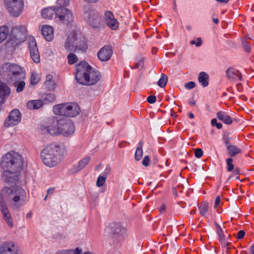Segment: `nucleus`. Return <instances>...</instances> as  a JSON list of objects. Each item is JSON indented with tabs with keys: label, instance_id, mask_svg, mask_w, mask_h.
Returning <instances> with one entry per match:
<instances>
[{
	"label": "nucleus",
	"instance_id": "obj_1",
	"mask_svg": "<svg viewBox=\"0 0 254 254\" xmlns=\"http://www.w3.org/2000/svg\"><path fill=\"white\" fill-rule=\"evenodd\" d=\"M26 192L21 187H4L1 190L0 195V210L4 220L10 227L13 226V221L4 199L9 202L13 210L19 211L21 207L26 204Z\"/></svg>",
	"mask_w": 254,
	"mask_h": 254
},
{
	"label": "nucleus",
	"instance_id": "obj_2",
	"mask_svg": "<svg viewBox=\"0 0 254 254\" xmlns=\"http://www.w3.org/2000/svg\"><path fill=\"white\" fill-rule=\"evenodd\" d=\"M26 192L21 187H4L1 190L0 195V210L4 220L10 227L13 226V221L4 199L9 202L13 210L19 211L21 207L26 204Z\"/></svg>",
	"mask_w": 254,
	"mask_h": 254
},
{
	"label": "nucleus",
	"instance_id": "obj_3",
	"mask_svg": "<svg viewBox=\"0 0 254 254\" xmlns=\"http://www.w3.org/2000/svg\"><path fill=\"white\" fill-rule=\"evenodd\" d=\"M24 160L18 153L9 151L4 155L0 162L3 170L2 180L7 183L16 184L19 180V173L22 170Z\"/></svg>",
	"mask_w": 254,
	"mask_h": 254
},
{
	"label": "nucleus",
	"instance_id": "obj_4",
	"mask_svg": "<svg viewBox=\"0 0 254 254\" xmlns=\"http://www.w3.org/2000/svg\"><path fill=\"white\" fill-rule=\"evenodd\" d=\"M0 74L8 83L16 87L17 92L24 89L26 72L22 66L16 64L4 63L0 68Z\"/></svg>",
	"mask_w": 254,
	"mask_h": 254
},
{
	"label": "nucleus",
	"instance_id": "obj_5",
	"mask_svg": "<svg viewBox=\"0 0 254 254\" xmlns=\"http://www.w3.org/2000/svg\"><path fill=\"white\" fill-rule=\"evenodd\" d=\"M101 77L100 72L83 61L76 65L75 79L79 84L90 86L97 83Z\"/></svg>",
	"mask_w": 254,
	"mask_h": 254
},
{
	"label": "nucleus",
	"instance_id": "obj_6",
	"mask_svg": "<svg viewBox=\"0 0 254 254\" xmlns=\"http://www.w3.org/2000/svg\"><path fill=\"white\" fill-rule=\"evenodd\" d=\"M65 152L66 149L64 145L50 144L42 150L41 157L45 165L52 167L63 159Z\"/></svg>",
	"mask_w": 254,
	"mask_h": 254
},
{
	"label": "nucleus",
	"instance_id": "obj_7",
	"mask_svg": "<svg viewBox=\"0 0 254 254\" xmlns=\"http://www.w3.org/2000/svg\"><path fill=\"white\" fill-rule=\"evenodd\" d=\"M47 132L51 135L59 133L65 136H68L75 131L73 123L69 119L54 120L50 125L46 127Z\"/></svg>",
	"mask_w": 254,
	"mask_h": 254
},
{
	"label": "nucleus",
	"instance_id": "obj_8",
	"mask_svg": "<svg viewBox=\"0 0 254 254\" xmlns=\"http://www.w3.org/2000/svg\"><path fill=\"white\" fill-rule=\"evenodd\" d=\"M82 16L84 19L93 28H99L104 25V21L100 13L89 4L84 6Z\"/></svg>",
	"mask_w": 254,
	"mask_h": 254
},
{
	"label": "nucleus",
	"instance_id": "obj_9",
	"mask_svg": "<svg viewBox=\"0 0 254 254\" xmlns=\"http://www.w3.org/2000/svg\"><path fill=\"white\" fill-rule=\"evenodd\" d=\"M79 107L75 103H65L55 105L53 112L56 115L74 117L79 113Z\"/></svg>",
	"mask_w": 254,
	"mask_h": 254
},
{
	"label": "nucleus",
	"instance_id": "obj_10",
	"mask_svg": "<svg viewBox=\"0 0 254 254\" xmlns=\"http://www.w3.org/2000/svg\"><path fill=\"white\" fill-rule=\"evenodd\" d=\"M26 32V29L23 26L13 27L10 34V40L7 42V45H12L13 42L16 45L24 41L27 36Z\"/></svg>",
	"mask_w": 254,
	"mask_h": 254
},
{
	"label": "nucleus",
	"instance_id": "obj_11",
	"mask_svg": "<svg viewBox=\"0 0 254 254\" xmlns=\"http://www.w3.org/2000/svg\"><path fill=\"white\" fill-rule=\"evenodd\" d=\"M5 7L9 13L13 17H18L22 12L24 7L23 0H3Z\"/></svg>",
	"mask_w": 254,
	"mask_h": 254
},
{
	"label": "nucleus",
	"instance_id": "obj_12",
	"mask_svg": "<svg viewBox=\"0 0 254 254\" xmlns=\"http://www.w3.org/2000/svg\"><path fill=\"white\" fill-rule=\"evenodd\" d=\"M55 20L57 22L60 21L67 25L69 24L73 21V13L65 7H57Z\"/></svg>",
	"mask_w": 254,
	"mask_h": 254
},
{
	"label": "nucleus",
	"instance_id": "obj_13",
	"mask_svg": "<svg viewBox=\"0 0 254 254\" xmlns=\"http://www.w3.org/2000/svg\"><path fill=\"white\" fill-rule=\"evenodd\" d=\"M22 115L18 109H14L9 113L8 116L5 119L4 126L6 127L18 125L21 120Z\"/></svg>",
	"mask_w": 254,
	"mask_h": 254
},
{
	"label": "nucleus",
	"instance_id": "obj_14",
	"mask_svg": "<svg viewBox=\"0 0 254 254\" xmlns=\"http://www.w3.org/2000/svg\"><path fill=\"white\" fill-rule=\"evenodd\" d=\"M31 58L35 63L40 62V56L36 41L33 36H29L27 39Z\"/></svg>",
	"mask_w": 254,
	"mask_h": 254
},
{
	"label": "nucleus",
	"instance_id": "obj_15",
	"mask_svg": "<svg viewBox=\"0 0 254 254\" xmlns=\"http://www.w3.org/2000/svg\"><path fill=\"white\" fill-rule=\"evenodd\" d=\"M113 55L111 46L109 45L103 46L97 53V57L101 62L108 61Z\"/></svg>",
	"mask_w": 254,
	"mask_h": 254
},
{
	"label": "nucleus",
	"instance_id": "obj_16",
	"mask_svg": "<svg viewBox=\"0 0 254 254\" xmlns=\"http://www.w3.org/2000/svg\"><path fill=\"white\" fill-rule=\"evenodd\" d=\"M103 20L104 23L112 30H116L119 26L118 20L114 17L113 13L110 11H106Z\"/></svg>",
	"mask_w": 254,
	"mask_h": 254
},
{
	"label": "nucleus",
	"instance_id": "obj_17",
	"mask_svg": "<svg viewBox=\"0 0 254 254\" xmlns=\"http://www.w3.org/2000/svg\"><path fill=\"white\" fill-rule=\"evenodd\" d=\"M0 254H19L13 242L3 243L0 247Z\"/></svg>",
	"mask_w": 254,
	"mask_h": 254
},
{
	"label": "nucleus",
	"instance_id": "obj_18",
	"mask_svg": "<svg viewBox=\"0 0 254 254\" xmlns=\"http://www.w3.org/2000/svg\"><path fill=\"white\" fill-rule=\"evenodd\" d=\"M106 230L113 235L118 237L123 235L126 232V228L122 226L119 223H112L109 226L106 228Z\"/></svg>",
	"mask_w": 254,
	"mask_h": 254
},
{
	"label": "nucleus",
	"instance_id": "obj_19",
	"mask_svg": "<svg viewBox=\"0 0 254 254\" xmlns=\"http://www.w3.org/2000/svg\"><path fill=\"white\" fill-rule=\"evenodd\" d=\"M41 32L48 41H51L54 38V29L52 27L48 25L43 26L41 29Z\"/></svg>",
	"mask_w": 254,
	"mask_h": 254
},
{
	"label": "nucleus",
	"instance_id": "obj_20",
	"mask_svg": "<svg viewBox=\"0 0 254 254\" xmlns=\"http://www.w3.org/2000/svg\"><path fill=\"white\" fill-rule=\"evenodd\" d=\"M226 75L228 78L234 81L242 80V74L240 71L233 67L228 68L226 71Z\"/></svg>",
	"mask_w": 254,
	"mask_h": 254
},
{
	"label": "nucleus",
	"instance_id": "obj_21",
	"mask_svg": "<svg viewBox=\"0 0 254 254\" xmlns=\"http://www.w3.org/2000/svg\"><path fill=\"white\" fill-rule=\"evenodd\" d=\"M57 7L54 6L43 9L41 12V15L44 18L52 19L54 14L56 16Z\"/></svg>",
	"mask_w": 254,
	"mask_h": 254
},
{
	"label": "nucleus",
	"instance_id": "obj_22",
	"mask_svg": "<svg viewBox=\"0 0 254 254\" xmlns=\"http://www.w3.org/2000/svg\"><path fill=\"white\" fill-rule=\"evenodd\" d=\"M217 118L223 123L226 125H231L233 123L231 117L223 111H219L216 114Z\"/></svg>",
	"mask_w": 254,
	"mask_h": 254
},
{
	"label": "nucleus",
	"instance_id": "obj_23",
	"mask_svg": "<svg viewBox=\"0 0 254 254\" xmlns=\"http://www.w3.org/2000/svg\"><path fill=\"white\" fill-rule=\"evenodd\" d=\"M44 102L41 100H33L27 103V107L30 110H37L43 106Z\"/></svg>",
	"mask_w": 254,
	"mask_h": 254
},
{
	"label": "nucleus",
	"instance_id": "obj_24",
	"mask_svg": "<svg viewBox=\"0 0 254 254\" xmlns=\"http://www.w3.org/2000/svg\"><path fill=\"white\" fill-rule=\"evenodd\" d=\"M198 80L203 87L207 86L209 84V75L204 71L199 73Z\"/></svg>",
	"mask_w": 254,
	"mask_h": 254
},
{
	"label": "nucleus",
	"instance_id": "obj_25",
	"mask_svg": "<svg viewBox=\"0 0 254 254\" xmlns=\"http://www.w3.org/2000/svg\"><path fill=\"white\" fill-rule=\"evenodd\" d=\"M90 159L91 158L88 156L80 160L78 162L77 165H74L73 166V172H77L84 168L86 166V165L89 163Z\"/></svg>",
	"mask_w": 254,
	"mask_h": 254
},
{
	"label": "nucleus",
	"instance_id": "obj_26",
	"mask_svg": "<svg viewBox=\"0 0 254 254\" xmlns=\"http://www.w3.org/2000/svg\"><path fill=\"white\" fill-rule=\"evenodd\" d=\"M74 39L72 37H68L64 43V48L68 52H75V46L74 44Z\"/></svg>",
	"mask_w": 254,
	"mask_h": 254
},
{
	"label": "nucleus",
	"instance_id": "obj_27",
	"mask_svg": "<svg viewBox=\"0 0 254 254\" xmlns=\"http://www.w3.org/2000/svg\"><path fill=\"white\" fill-rule=\"evenodd\" d=\"M227 149L228 154L231 157L235 156L237 154L240 153L241 151L240 148L233 145H228L227 146Z\"/></svg>",
	"mask_w": 254,
	"mask_h": 254
},
{
	"label": "nucleus",
	"instance_id": "obj_28",
	"mask_svg": "<svg viewBox=\"0 0 254 254\" xmlns=\"http://www.w3.org/2000/svg\"><path fill=\"white\" fill-rule=\"evenodd\" d=\"M82 250L79 248L73 249L62 250L58 251L56 254H82Z\"/></svg>",
	"mask_w": 254,
	"mask_h": 254
},
{
	"label": "nucleus",
	"instance_id": "obj_29",
	"mask_svg": "<svg viewBox=\"0 0 254 254\" xmlns=\"http://www.w3.org/2000/svg\"><path fill=\"white\" fill-rule=\"evenodd\" d=\"M143 142L142 141H140L137 144V147L136 149V151L134 155V159L136 161H139L141 159L142 157L143 151L142 146Z\"/></svg>",
	"mask_w": 254,
	"mask_h": 254
},
{
	"label": "nucleus",
	"instance_id": "obj_30",
	"mask_svg": "<svg viewBox=\"0 0 254 254\" xmlns=\"http://www.w3.org/2000/svg\"><path fill=\"white\" fill-rule=\"evenodd\" d=\"M8 33L9 30L6 26H0V43L7 38Z\"/></svg>",
	"mask_w": 254,
	"mask_h": 254
},
{
	"label": "nucleus",
	"instance_id": "obj_31",
	"mask_svg": "<svg viewBox=\"0 0 254 254\" xmlns=\"http://www.w3.org/2000/svg\"><path fill=\"white\" fill-rule=\"evenodd\" d=\"M56 99V95L53 93H48L43 96V101L44 104L53 103Z\"/></svg>",
	"mask_w": 254,
	"mask_h": 254
},
{
	"label": "nucleus",
	"instance_id": "obj_32",
	"mask_svg": "<svg viewBox=\"0 0 254 254\" xmlns=\"http://www.w3.org/2000/svg\"><path fill=\"white\" fill-rule=\"evenodd\" d=\"M167 81V76L163 73H162L161 75V77L157 82V84L160 87L163 88L166 86Z\"/></svg>",
	"mask_w": 254,
	"mask_h": 254
},
{
	"label": "nucleus",
	"instance_id": "obj_33",
	"mask_svg": "<svg viewBox=\"0 0 254 254\" xmlns=\"http://www.w3.org/2000/svg\"><path fill=\"white\" fill-rule=\"evenodd\" d=\"M198 208L200 211V214L202 216H204L208 210V204L206 202H202Z\"/></svg>",
	"mask_w": 254,
	"mask_h": 254
},
{
	"label": "nucleus",
	"instance_id": "obj_34",
	"mask_svg": "<svg viewBox=\"0 0 254 254\" xmlns=\"http://www.w3.org/2000/svg\"><path fill=\"white\" fill-rule=\"evenodd\" d=\"M67 60L69 64H73L78 61V58L77 56L72 53H70L67 56Z\"/></svg>",
	"mask_w": 254,
	"mask_h": 254
},
{
	"label": "nucleus",
	"instance_id": "obj_35",
	"mask_svg": "<svg viewBox=\"0 0 254 254\" xmlns=\"http://www.w3.org/2000/svg\"><path fill=\"white\" fill-rule=\"evenodd\" d=\"M106 179L107 178L106 176H103L102 175L99 176L96 181V186L98 187L103 186L106 182Z\"/></svg>",
	"mask_w": 254,
	"mask_h": 254
},
{
	"label": "nucleus",
	"instance_id": "obj_36",
	"mask_svg": "<svg viewBox=\"0 0 254 254\" xmlns=\"http://www.w3.org/2000/svg\"><path fill=\"white\" fill-rule=\"evenodd\" d=\"M87 49V46L86 44L85 43H82L75 46V52L78 51H81L82 52H85Z\"/></svg>",
	"mask_w": 254,
	"mask_h": 254
},
{
	"label": "nucleus",
	"instance_id": "obj_37",
	"mask_svg": "<svg viewBox=\"0 0 254 254\" xmlns=\"http://www.w3.org/2000/svg\"><path fill=\"white\" fill-rule=\"evenodd\" d=\"M242 47H243L244 50L246 52H248V53L250 52L251 50V45H250V43L248 41L245 40H243L242 41Z\"/></svg>",
	"mask_w": 254,
	"mask_h": 254
},
{
	"label": "nucleus",
	"instance_id": "obj_38",
	"mask_svg": "<svg viewBox=\"0 0 254 254\" xmlns=\"http://www.w3.org/2000/svg\"><path fill=\"white\" fill-rule=\"evenodd\" d=\"M233 159L229 158L226 160V164L227 165V171L228 172H231L234 170V166L232 163Z\"/></svg>",
	"mask_w": 254,
	"mask_h": 254
},
{
	"label": "nucleus",
	"instance_id": "obj_39",
	"mask_svg": "<svg viewBox=\"0 0 254 254\" xmlns=\"http://www.w3.org/2000/svg\"><path fill=\"white\" fill-rule=\"evenodd\" d=\"M143 65L144 59L143 58H141L135 64L134 68L141 69L143 67Z\"/></svg>",
	"mask_w": 254,
	"mask_h": 254
},
{
	"label": "nucleus",
	"instance_id": "obj_40",
	"mask_svg": "<svg viewBox=\"0 0 254 254\" xmlns=\"http://www.w3.org/2000/svg\"><path fill=\"white\" fill-rule=\"evenodd\" d=\"M69 3V0H57V4L59 5V7H65L68 5Z\"/></svg>",
	"mask_w": 254,
	"mask_h": 254
},
{
	"label": "nucleus",
	"instance_id": "obj_41",
	"mask_svg": "<svg viewBox=\"0 0 254 254\" xmlns=\"http://www.w3.org/2000/svg\"><path fill=\"white\" fill-rule=\"evenodd\" d=\"M196 41H197L196 42L194 40L191 41L190 42V44L191 45H195V46L196 47H200L202 45V40H201V38H197Z\"/></svg>",
	"mask_w": 254,
	"mask_h": 254
},
{
	"label": "nucleus",
	"instance_id": "obj_42",
	"mask_svg": "<svg viewBox=\"0 0 254 254\" xmlns=\"http://www.w3.org/2000/svg\"><path fill=\"white\" fill-rule=\"evenodd\" d=\"M195 86V83L193 81H190L185 84V87L187 89H191Z\"/></svg>",
	"mask_w": 254,
	"mask_h": 254
},
{
	"label": "nucleus",
	"instance_id": "obj_43",
	"mask_svg": "<svg viewBox=\"0 0 254 254\" xmlns=\"http://www.w3.org/2000/svg\"><path fill=\"white\" fill-rule=\"evenodd\" d=\"M203 151L201 149L197 148L194 151V154L195 157L200 158L203 155Z\"/></svg>",
	"mask_w": 254,
	"mask_h": 254
},
{
	"label": "nucleus",
	"instance_id": "obj_44",
	"mask_svg": "<svg viewBox=\"0 0 254 254\" xmlns=\"http://www.w3.org/2000/svg\"><path fill=\"white\" fill-rule=\"evenodd\" d=\"M232 138L229 136V135L228 133L224 134V135L223 137L222 140L223 142L225 144H228L230 143Z\"/></svg>",
	"mask_w": 254,
	"mask_h": 254
},
{
	"label": "nucleus",
	"instance_id": "obj_45",
	"mask_svg": "<svg viewBox=\"0 0 254 254\" xmlns=\"http://www.w3.org/2000/svg\"><path fill=\"white\" fill-rule=\"evenodd\" d=\"M149 162H150V158L148 155H146L144 157L143 159L142 160V164L143 166L147 167L149 165Z\"/></svg>",
	"mask_w": 254,
	"mask_h": 254
},
{
	"label": "nucleus",
	"instance_id": "obj_46",
	"mask_svg": "<svg viewBox=\"0 0 254 254\" xmlns=\"http://www.w3.org/2000/svg\"><path fill=\"white\" fill-rule=\"evenodd\" d=\"M147 101L150 104H153L156 101V97L154 95L149 96L147 98Z\"/></svg>",
	"mask_w": 254,
	"mask_h": 254
},
{
	"label": "nucleus",
	"instance_id": "obj_47",
	"mask_svg": "<svg viewBox=\"0 0 254 254\" xmlns=\"http://www.w3.org/2000/svg\"><path fill=\"white\" fill-rule=\"evenodd\" d=\"M48 83L45 82V85L48 89L50 90H54L55 87V84L54 81L49 82Z\"/></svg>",
	"mask_w": 254,
	"mask_h": 254
},
{
	"label": "nucleus",
	"instance_id": "obj_48",
	"mask_svg": "<svg viewBox=\"0 0 254 254\" xmlns=\"http://www.w3.org/2000/svg\"><path fill=\"white\" fill-rule=\"evenodd\" d=\"M245 232L243 230H240L238 233L237 238L238 239H242L245 236Z\"/></svg>",
	"mask_w": 254,
	"mask_h": 254
},
{
	"label": "nucleus",
	"instance_id": "obj_49",
	"mask_svg": "<svg viewBox=\"0 0 254 254\" xmlns=\"http://www.w3.org/2000/svg\"><path fill=\"white\" fill-rule=\"evenodd\" d=\"M111 170V167L109 166H107L106 168L104 170L103 176H106L107 177V175L110 173Z\"/></svg>",
	"mask_w": 254,
	"mask_h": 254
},
{
	"label": "nucleus",
	"instance_id": "obj_50",
	"mask_svg": "<svg viewBox=\"0 0 254 254\" xmlns=\"http://www.w3.org/2000/svg\"><path fill=\"white\" fill-rule=\"evenodd\" d=\"M52 79H53V76L51 74H48L46 77V81H45L46 83H47V84H49L48 83H49V82L53 81Z\"/></svg>",
	"mask_w": 254,
	"mask_h": 254
},
{
	"label": "nucleus",
	"instance_id": "obj_51",
	"mask_svg": "<svg viewBox=\"0 0 254 254\" xmlns=\"http://www.w3.org/2000/svg\"><path fill=\"white\" fill-rule=\"evenodd\" d=\"M220 202V197L219 196H217L216 198L215 201V204L214 207H216Z\"/></svg>",
	"mask_w": 254,
	"mask_h": 254
},
{
	"label": "nucleus",
	"instance_id": "obj_52",
	"mask_svg": "<svg viewBox=\"0 0 254 254\" xmlns=\"http://www.w3.org/2000/svg\"><path fill=\"white\" fill-rule=\"evenodd\" d=\"M37 82L38 81H36V77L33 74H32L31 76V83L33 84H35L37 83Z\"/></svg>",
	"mask_w": 254,
	"mask_h": 254
},
{
	"label": "nucleus",
	"instance_id": "obj_53",
	"mask_svg": "<svg viewBox=\"0 0 254 254\" xmlns=\"http://www.w3.org/2000/svg\"><path fill=\"white\" fill-rule=\"evenodd\" d=\"M55 189L53 188H51L47 190V195L52 194L54 192Z\"/></svg>",
	"mask_w": 254,
	"mask_h": 254
},
{
	"label": "nucleus",
	"instance_id": "obj_54",
	"mask_svg": "<svg viewBox=\"0 0 254 254\" xmlns=\"http://www.w3.org/2000/svg\"><path fill=\"white\" fill-rule=\"evenodd\" d=\"M217 119L215 118H214L211 120V124L212 126H215V125L217 124Z\"/></svg>",
	"mask_w": 254,
	"mask_h": 254
},
{
	"label": "nucleus",
	"instance_id": "obj_55",
	"mask_svg": "<svg viewBox=\"0 0 254 254\" xmlns=\"http://www.w3.org/2000/svg\"><path fill=\"white\" fill-rule=\"evenodd\" d=\"M172 192H173V194L174 195H175L176 196H178L177 190V189H176V188L175 187H173L172 188Z\"/></svg>",
	"mask_w": 254,
	"mask_h": 254
},
{
	"label": "nucleus",
	"instance_id": "obj_56",
	"mask_svg": "<svg viewBox=\"0 0 254 254\" xmlns=\"http://www.w3.org/2000/svg\"><path fill=\"white\" fill-rule=\"evenodd\" d=\"M220 231H221V233L220 232H218L219 233V238H220V240H222L223 239H224V236L222 234V230L221 229H220Z\"/></svg>",
	"mask_w": 254,
	"mask_h": 254
},
{
	"label": "nucleus",
	"instance_id": "obj_57",
	"mask_svg": "<svg viewBox=\"0 0 254 254\" xmlns=\"http://www.w3.org/2000/svg\"><path fill=\"white\" fill-rule=\"evenodd\" d=\"M233 174L234 175L240 174V169L238 168H236L233 172Z\"/></svg>",
	"mask_w": 254,
	"mask_h": 254
},
{
	"label": "nucleus",
	"instance_id": "obj_58",
	"mask_svg": "<svg viewBox=\"0 0 254 254\" xmlns=\"http://www.w3.org/2000/svg\"><path fill=\"white\" fill-rule=\"evenodd\" d=\"M166 208V206L164 204H163L161 207L159 209V210L161 213H163L164 212Z\"/></svg>",
	"mask_w": 254,
	"mask_h": 254
},
{
	"label": "nucleus",
	"instance_id": "obj_59",
	"mask_svg": "<svg viewBox=\"0 0 254 254\" xmlns=\"http://www.w3.org/2000/svg\"><path fill=\"white\" fill-rule=\"evenodd\" d=\"M88 3H96L99 0H85Z\"/></svg>",
	"mask_w": 254,
	"mask_h": 254
},
{
	"label": "nucleus",
	"instance_id": "obj_60",
	"mask_svg": "<svg viewBox=\"0 0 254 254\" xmlns=\"http://www.w3.org/2000/svg\"><path fill=\"white\" fill-rule=\"evenodd\" d=\"M215 126L218 129H221L222 127V124L221 123H217Z\"/></svg>",
	"mask_w": 254,
	"mask_h": 254
},
{
	"label": "nucleus",
	"instance_id": "obj_61",
	"mask_svg": "<svg viewBox=\"0 0 254 254\" xmlns=\"http://www.w3.org/2000/svg\"><path fill=\"white\" fill-rule=\"evenodd\" d=\"M217 1L221 3H226L229 1V0H216Z\"/></svg>",
	"mask_w": 254,
	"mask_h": 254
},
{
	"label": "nucleus",
	"instance_id": "obj_62",
	"mask_svg": "<svg viewBox=\"0 0 254 254\" xmlns=\"http://www.w3.org/2000/svg\"><path fill=\"white\" fill-rule=\"evenodd\" d=\"M32 216V212H29L26 215V217L28 218H30Z\"/></svg>",
	"mask_w": 254,
	"mask_h": 254
},
{
	"label": "nucleus",
	"instance_id": "obj_63",
	"mask_svg": "<svg viewBox=\"0 0 254 254\" xmlns=\"http://www.w3.org/2000/svg\"><path fill=\"white\" fill-rule=\"evenodd\" d=\"M188 103L190 104V105L194 106L195 105V101H189Z\"/></svg>",
	"mask_w": 254,
	"mask_h": 254
},
{
	"label": "nucleus",
	"instance_id": "obj_64",
	"mask_svg": "<svg viewBox=\"0 0 254 254\" xmlns=\"http://www.w3.org/2000/svg\"><path fill=\"white\" fill-rule=\"evenodd\" d=\"M213 21L215 24L219 23V19L218 18H213Z\"/></svg>",
	"mask_w": 254,
	"mask_h": 254
}]
</instances>
